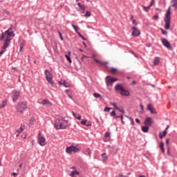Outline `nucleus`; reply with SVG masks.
Listing matches in <instances>:
<instances>
[{
    "instance_id": "36",
    "label": "nucleus",
    "mask_w": 177,
    "mask_h": 177,
    "mask_svg": "<svg viewBox=\"0 0 177 177\" xmlns=\"http://www.w3.org/2000/svg\"><path fill=\"white\" fill-rule=\"evenodd\" d=\"M77 6H79L80 9H81V10H85V6H82L81 3H78Z\"/></svg>"
},
{
    "instance_id": "46",
    "label": "nucleus",
    "mask_w": 177,
    "mask_h": 177,
    "mask_svg": "<svg viewBox=\"0 0 177 177\" xmlns=\"http://www.w3.org/2000/svg\"><path fill=\"white\" fill-rule=\"evenodd\" d=\"M160 31L163 35H167V31L164 30V29L160 28Z\"/></svg>"
},
{
    "instance_id": "59",
    "label": "nucleus",
    "mask_w": 177,
    "mask_h": 177,
    "mask_svg": "<svg viewBox=\"0 0 177 177\" xmlns=\"http://www.w3.org/2000/svg\"><path fill=\"white\" fill-rule=\"evenodd\" d=\"M91 123H86V127H91Z\"/></svg>"
},
{
    "instance_id": "48",
    "label": "nucleus",
    "mask_w": 177,
    "mask_h": 177,
    "mask_svg": "<svg viewBox=\"0 0 177 177\" xmlns=\"http://www.w3.org/2000/svg\"><path fill=\"white\" fill-rule=\"evenodd\" d=\"M110 110H111V108L105 107L104 111H107V113H109L110 112Z\"/></svg>"
},
{
    "instance_id": "14",
    "label": "nucleus",
    "mask_w": 177,
    "mask_h": 177,
    "mask_svg": "<svg viewBox=\"0 0 177 177\" xmlns=\"http://www.w3.org/2000/svg\"><path fill=\"white\" fill-rule=\"evenodd\" d=\"M110 136H111V133L106 131L104 134L105 139H104V142H109L110 140Z\"/></svg>"
},
{
    "instance_id": "31",
    "label": "nucleus",
    "mask_w": 177,
    "mask_h": 177,
    "mask_svg": "<svg viewBox=\"0 0 177 177\" xmlns=\"http://www.w3.org/2000/svg\"><path fill=\"white\" fill-rule=\"evenodd\" d=\"M165 135H167L166 130L163 131L162 133H160V134H159L160 138L162 139V138H164V136H165Z\"/></svg>"
},
{
    "instance_id": "53",
    "label": "nucleus",
    "mask_w": 177,
    "mask_h": 177,
    "mask_svg": "<svg viewBox=\"0 0 177 177\" xmlns=\"http://www.w3.org/2000/svg\"><path fill=\"white\" fill-rule=\"evenodd\" d=\"M136 122H137V124H140V120H139L138 118L136 119Z\"/></svg>"
},
{
    "instance_id": "64",
    "label": "nucleus",
    "mask_w": 177,
    "mask_h": 177,
    "mask_svg": "<svg viewBox=\"0 0 177 177\" xmlns=\"http://www.w3.org/2000/svg\"><path fill=\"white\" fill-rule=\"evenodd\" d=\"M71 169H75V167H71Z\"/></svg>"
},
{
    "instance_id": "20",
    "label": "nucleus",
    "mask_w": 177,
    "mask_h": 177,
    "mask_svg": "<svg viewBox=\"0 0 177 177\" xmlns=\"http://www.w3.org/2000/svg\"><path fill=\"white\" fill-rule=\"evenodd\" d=\"M25 128H26V125L21 124V127H19V129L18 130H17V132H18L19 133H21V132H23V131H24Z\"/></svg>"
},
{
    "instance_id": "34",
    "label": "nucleus",
    "mask_w": 177,
    "mask_h": 177,
    "mask_svg": "<svg viewBox=\"0 0 177 177\" xmlns=\"http://www.w3.org/2000/svg\"><path fill=\"white\" fill-rule=\"evenodd\" d=\"M41 104L44 106H45V104H50V102H49L48 100H44Z\"/></svg>"
},
{
    "instance_id": "60",
    "label": "nucleus",
    "mask_w": 177,
    "mask_h": 177,
    "mask_svg": "<svg viewBox=\"0 0 177 177\" xmlns=\"http://www.w3.org/2000/svg\"><path fill=\"white\" fill-rule=\"evenodd\" d=\"M131 84H132V85H135V84H136V82L133 81V82H131Z\"/></svg>"
},
{
    "instance_id": "51",
    "label": "nucleus",
    "mask_w": 177,
    "mask_h": 177,
    "mask_svg": "<svg viewBox=\"0 0 177 177\" xmlns=\"http://www.w3.org/2000/svg\"><path fill=\"white\" fill-rule=\"evenodd\" d=\"M59 35L60 37L61 41H63V37L62 36V32H59Z\"/></svg>"
},
{
    "instance_id": "47",
    "label": "nucleus",
    "mask_w": 177,
    "mask_h": 177,
    "mask_svg": "<svg viewBox=\"0 0 177 177\" xmlns=\"http://www.w3.org/2000/svg\"><path fill=\"white\" fill-rule=\"evenodd\" d=\"M111 117H115V111H112L110 113Z\"/></svg>"
},
{
    "instance_id": "10",
    "label": "nucleus",
    "mask_w": 177,
    "mask_h": 177,
    "mask_svg": "<svg viewBox=\"0 0 177 177\" xmlns=\"http://www.w3.org/2000/svg\"><path fill=\"white\" fill-rule=\"evenodd\" d=\"M161 42L163 45V46H165V48H167V49H172V47H171V44L167 39L165 38H162L161 39Z\"/></svg>"
},
{
    "instance_id": "18",
    "label": "nucleus",
    "mask_w": 177,
    "mask_h": 177,
    "mask_svg": "<svg viewBox=\"0 0 177 177\" xmlns=\"http://www.w3.org/2000/svg\"><path fill=\"white\" fill-rule=\"evenodd\" d=\"M84 154L86 156H88V158H91L92 155V151H91V149L87 148L86 150H84Z\"/></svg>"
},
{
    "instance_id": "23",
    "label": "nucleus",
    "mask_w": 177,
    "mask_h": 177,
    "mask_svg": "<svg viewBox=\"0 0 177 177\" xmlns=\"http://www.w3.org/2000/svg\"><path fill=\"white\" fill-rule=\"evenodd\" d=\"M74 175H80V172L77 171V170H73L71 172L70 176L74 177Z\"/></svg>"
},
{
    "instance_id": "55",
    "label": "nucleus",
    "mask_w": 177,
    "mask_h": 177,
    "mask_svg": "<svg viewBox=\"0 0 177 177\" xmlns=\"http://www.w3.org/2000/svg\"><path fill=\"white\" fill-rule=\"evenodd\" d=\"M120 118V115H115V116H114V118H115V120H117L118 118Z\"/></svg>"
},
{
    "instance_id": "8",
    "label": "nucleus",
    "mask_w": 177,
    "mask_h": 177,
    "mask_svg": "<svg viewBox=\"0 0 177 177\" xmlns=\"http://www.w3.org/2000/svg\"><path fill=\"white\" fill-rule=\"evenodd\" d=\"M115 81H117V78L106 76V84L107 86H113V82H115Z\"/></svg>"
},
{
    "instance_id": "24",
    "label": "nucleus",
    "mask_w": 177,
    "mask_h": 177,
    "mask_svg": "<svg viewBox=\"0 0 177 177\" xmlns=\"http://www.w3.org/2000/svg\"><path fill=\"white\" fill-rule=\"evenodd\" d=\"M142 132H144L145 133L149 132V127L147 126H142L141 128Z\"/></svg>"
},
{
    "instance_id": "42",
    "label": "nucleus",
    "mask_w": 177,
    "mask_h": 177,
    "mask_svg": "<svg viewBox=\"0 0 177 177\" xmlns=\"http://www.w3.org/2000/svg\"><path fill=\"white\" fill-rule=\"evenodd\" d=\"M79 37H80V38H82V39H83V41H86V39L85 37H84V36L82 35H81L80 32H77Z\"/></svg>"
},
{
    "instance_id": "21",
    "label": "nucleus",
    "mask_w": 177,
    "mask_h": 177,
    "mask_svg": "<svg viewBox=\"0 0 177 177\" xmlns=\"http://www.w3.org/2000/svg\"><path fill=\"white\" fill-rule=\"evenodd\" d=\"M101 157L102 158L103 162H106L107 161L108 156L106 153H102Z\"/></svg>"
},
{
    "instance_id": "63",
    "label": "nucleus",
    "mask_w": 177,
    "mask_h": 177,
    "mask_svg": "<svg viewBox=\"0 0 177 177\" xmlns=\"http://www.w3.org/2000/svg\"><path fill=\"white\" fill-rule=\"evenodd\" d=\"M121 118V120H124V117L122 116V115H120Z\"/></svg>"
},
{
    "instance_id": "5",
    "label": "nucleus",
    "mask_w": 177,
    "mask_h": 177,
    "mask_svg": "<svg viewBox=\"0 0 177 177\" xmlns=\"http://www.w3.org/2000/svg\"><path fill=\"white\" fill-rule=\"evenodd\" d=\"M44 74L46 75V80L50 84L51 88H53V77L52 75V73L49 72L48 70H45L44 71Z\"/></svg>"
},
{
    "instance_id": "45",
    "label": "nucleus",
    "mask_w": 177,
    "mask_h": 177,
    "mask_svg": "<svg viewBox=\"0 0 177 177\" xmlns=\"http://www.w3.org/2000/svg\"><path fill=\"white\" fill-rule=\"evenodd\" d=\"M111 104L112 106H113V107H115V109H116V110H117V109H118V106H117V103H115V102H111Z\"/></svg>"
},
{
    "instance_id": "50",
    "label": "nucleus",
    "mask_w": 177,
    "mask_h": 177,
    "mask_svg": "<svg viewBox=\"0 0 177 177\" xmlns=\"http://www.w3.org/2000/svg\"><path fill=\"white\" fill-rule=\"evenodd\" d=\"M132 24H133L134 26H136V24H138L136 23V20L133 19V21H132Z\"/></svg>"
},
{
    "instance_id": "32",
    "label": "nucleus",
    "mask_w": 177,
    "mask_h": 177,
    "mask_svg": "<svg viewBox=\"0 0 177 177\" xmlns=\"http://www.w3.org/2000/svg\"><path fill=\"white\" fill-rule=\"evenodd\" d=\"M93 96H94V97H95V99H99V98L102 97V95H100V94H99V93H94L93 94Z\"/></svg>"
},
{
    "instance_id": "13",
    "label": "nucleus",
    "mask_w": 177,
    "mask_h": 177,
    "mask_svg": "<svg viewBox=\"0 0 177 177\" xmlns=\"http://www.w3.org/2000/svg\"><path fill=\"white\" fill-rule=\"evenodd\" d=\"M147 109V110H149V111H150L151 114H157V112H156V109H154V107H153V106H151V104H148Z\"/></svg>"
},
{
    "instance_id": "58",
    "label": "nucleus",
    "mask_w": 177,
    "mask_h": 177,
    "mask_svg": "<svg viewBox=\"0 0 177 177\" xmlns=\"http://www.w3.org/2000/svg\"><path fill=\"white\" fill-rule=\"evenodd\" d=\"M140 107L142 111H143V105H142V104H140Z\"/></svg>"
},
{
    "instance_id": "4",
    "label": "nucleus",
    "mask_w": 177,
    "mask_h": 177,
    "mask_svg": "<svg viewBox=\"0 0 177 177\" xmlns=\"http://www.w3.org/2000/svg\"><path fill=\"white\" fill-rule=\"evenodd\" d=\"M58 122L61 125V129H66V128H68V127L71 125L68 123V120H65L64 118H59L58 119Z\"/></svg>"
},
{
    "instance_id": "29",
    "label": "nucleus",
    "mask_w": 177,
    "mask_h": 177,
    "mask_svg": "<svg viewBox=\"0 0 177 177\" xmlns=\"http://www.w3.org/2000/svg\"><path fill=\"white\" fill-rule=\"evenodd\" d=\"M160 150L162 151V153L165 152V149H164V142H161L160 143V146H159Z\"/></svg>"
},
{
    "instance_id": "25",
    "label": "nucleus",
    "mask_w": 177,
    "mask_h": 177,
    "mask_svg": "<svg viewBox=\"0 0 177 177\" xmlns=\"http://www.w3.org/2000/svg\"><path fill=\"white\" fill-rule=\"evenodd\" d=\"M171 6L172 8H174L176 10L177 9V0L171 1Z\"/></svg>"
},
{
    "instance_id": "6",
    "label": "nucleus",
    "mask_w": 177,
    "mask_h": 177,
    "mask_svg": "<svg viewBox=\"0 0 177 177\" xmlns=\"http://www.w3.org/2000/svg\"><path fill=\"white\" fill-rule=\"evenodd\" d=\"M66 151L68 154H71V153H79V151H80V148L74 145H71L66 147Z\"/></svg>"
},
{
    "instance_id": "33",
    "label": "nucleus",
    "mask_w": 177,
    "mask_h": 177,
    "mask_svg": "<svg viewBox=\"0 0 177 177\" xmlns=\"http://www.w3.org/2000/svg\"><path fill=\"white\" fill-rule=\"evenodd\" d=\"M71 26L73 27V28H74L75 32H77V34H78V30H80V28H78V26L74 25V24H72Z\"/></svg>"
},
{
    "instance_id": "37",
    "label": "nucleus",
    "mask_w": 177,
    "mask_h": 177,
    "mask_svg": "<svg viewBox=\"0 0 177 177\" xmlns=\"http://www.w3.org/2000/svg\"><path fill=\"white\" fill-rule=\"evenodd\" d=\"M127 118H129V120H130L131 124V125H135V122L133 121V119L132 118H131V117H128V116H127Z\"/></svg>"
},
{
    "instance_id": "62",
    "label": "nucleus",
    "mask_w": 177,
    "mask_h": 177,
    "mask_svg": "<svg viewBox=\"0 0 177 177\" xmlns=\"http://www.w3.org/2000/svg\"><path fill=\"white\" fill-rule=\"evenodd\" d=\"M147 46L148 48H150V46H151V44H147Z\"/></svg>"
},
{
    "instance_id": "54",
    "label": "nucleus",
    "mask_w": 177,
    "mask_h": 177,
    "mask_svg": "<svg viewBox=\"0 0 177 177\" xmlns=\"http://www.w3.org/2000/svg\"><path fill=\"white\" fill-rule=\"evenodd\" d=\"M12 176H15V177L17 176V173H15V172H13V173L12 174Z\"/></svg>"
},
{
    "instance_id": "30",
    "label": "nucleus",
    "mask_w": 177,
    "mask_h": 177,
    "mask_svg": "<svg viewBox=\"0 0 177 177\" xmlns=\"http://www.w3.org/2000/svg\"><path fill=\"white\" fill-rule=\"evenodd\" d=\"M152 6H153V3H151L149 6L146 7L143 6L142 8L145 12H149V9H150V8H151Z\"/></svg>"
},
{
    "instance_id": "44",
    "label": "nucleus",
    "mask_w": 177,
    "mask_h": 177,
    "mask_svg": "<svg viewBox=\"0 0 177 177\" xmlns=\"http://www.w3.org/2000/svg\"><path fill=\"white\" fill-rule=\"evenodd\" d=\"M116 110H118L120 113H122V114H124V113H125V111H124V109H122V108L118 107V109Z\"/></svg>"
},
{
    "instance_id": "35",
    "label": "nucleus",
    "mask_w": 177,
    "mask_h": 177,
    "mask_svg": "<svg viewBox=\"0 0 177 177\" xmlns=\"http://www.w3.org/2000/svg\"><path fill=\"white\" fill-rule=\"evenodd\" d=\"M66 59L69 62V63H73V61L71 60V57H70V55H65Z\"/></svg>"
},
{
    "instance_id": "27",
    "label": "nucleus",
    "mask_w": 177,
    "mask_h": 177,
    "mask_svg": "<svg viewBox=\"0 0 177 177\" xmlns=\"http://www.w3.org/2000/svg\"><path fill=\"white\" fill-rule=\"evenodd\" d=\"M158 63H160V57H156L155 58V59L153 60V64H154V66H157V64H158Z\"/></svg>"
},
{
    "instance_id": "22",
    "label": "nucleus",
    "mask_w": 177,
    "mask_h": 177,
    "mask_svg": "<svg viewBox=\"0 0 177 177\" xmlns=\"http://www.w3.org/2000/svg\"><path fill=\"white\" fill-rule=\"evenodd\" d=\"M8 104V100H3L1 102V104L0 106V109H3Z\"/></svg>"
},
{
    "instance_id": "40",
    "label": "nucleus",
    "mask_w": 177,
    "mask_h": 177,
    "mask_svg": "<svg viewBox=\"0 0 177 177\" xmlns=\"http://www.w3.org/2000/svg\"><path fill=\"white\" fill-rule=\"evenodd\" d=\"M117 69L115 68H111V72L112 74H115Z\"/></svg>"
},
{
    "instance_id": "28",
    "label": "nucleus",
    "mask_w": 177,
    "mask_h": 177,
    "mask_svg": "<svg viewBox=\"0 0 177 177\" xmlns=\"http://www.w3.org/2000/svg\"><path fill=\"white\" fill-rule=\"evenodd\" d=\"M8 48V47H5V46H3L1 48V50L0 51V56L1 55H3V53H5V52H6V49Z\"/></svg>"
},
{
    "instance_id": "17",
    "label": "nucleus",
    "mask_w": 177,
    "mask_h": 177,
    "mask_svg": "<svg viewBox=\"0 0 177 177\" xmlns=\"http://www.w3.org/2000/svg\"><path fill=\"white\" fill-rule=\"evenodd\" d=\"M54 128H55V129H62V126L60 125V123L59 122V119H57L55 120V124H54Z\"/></svg>"
},
{
    "instance_id": "41",
    "label": "nucleus",
    "mask_w": 177,
    "mask_h": 177,
    "mask_svg": "<svg viewBox=\"0 0 177 177\" xmlns=\"http://www.w3.org/2000/svg\"><path fill=\"white\" fill-rule=\"evenodd\" d=\"M153 20H154V21L158 20V14H156V15H155L153 17Z\"/></svg>"
},
{
    "instance_id": "9",
    "label": "nucleus",
    "mask_w": 177,
    "mask_h": 177,
    "mask_svg": "<svg viewBox=\"0 0 177 177\" xmlns=\"http://www.w3.org/2000/svg\"><path fill=\"white\" fill-rule=\"evenodd\" d=\"M46 140L45 138H44L42 136H41V133H39L38 136V143L40 145V146L44 147L46 145Z\"/></svg>"
},
{
    "instance_id": "38",
    "label": "nucleus",
    "mask_w": 177,
    "mask_h": 177,
    "mask_svg": "<svg viewBox=\"0 0 177 177\" xmlns=\"http://www.w3.org/2000/svg\"><path fill=\"white\" fill-rule=\"evenodd\" d=\"M65 92L67 93L68 97H69V99H71V100H74L73 97L70 94H68V92H69L68 90H65Z\"/></svg>"
},
{
    "instance_id": "7",
    "label": "nucleus",
    "mask_w": 177,
    "mask_h": 177,
    "mask_svg": "<svg viewBox=\"0 0 177 177\" xmlns=\"http://www.w3.org/2000/svg\"><path fill=\"white\" fill-rule=\"evenodd\" d=\"M11 97L14 103L17 102V100L20 97V91H18L17 90L12 91Z\"/></svg>"
},
{
    "instance_id": "2",
    "label": "nucleus",
    "mask_w": 177,
    "mask_h": 177,
    "mask_svg": "<svg viewBox=\"0 0 177 177\" xmlns=\"http://www.w3.org/2000/svg\"><path fill=\"white\" fill-rule=\"evenodd\" d=\"M164 21L165 23L164 28L165 30H169L171 26V7H169L164 18Z\"/></svg>"
},
{
    "instance_id": "19",
    "label": "nucleus",
    "mask_w": 177,
    "mask_h": 177,
    "mask_svg": "<svg viewBox=\"0 0 177 177\" xmlns=\"http://www.w3.org/2000/svg\"><path fill=\"white\" fill-rule=\"evenodd\" d=\"M93 59L94 61H95L96 63H98L100 66H106V64H107V62H102L99 61V59H97L96 58H95V57H93Z\"/></svg>"
},
{
    "instance_id": "61",
    "label": "nucleus",
    "mask_w": 177,
    "mask_h": 177,
    "mask_svg": "<svg viewBox=\"0 0 177 177\" xmlns=\"http://www.w3.org/2000/svg\"><path fill=\"white\" fill-rule=\"evenodd\" d=\"M168 128H169V125H167L166 129H165V131H166V132H167V130L168 129Z\"/></svg>"
},
{
    "instance_id": "52",
    "label": "nucleus",
    "mask_w": 177,
    "mask_h": 177,
    "mask_svg": "<svg viewBox=\"0 0 177 177\" xmlns=\"http://www.w3.org/2000/svg\"><path fill=\"white\" fill-rule=\"evenodd\" d=\"M23 50V44L20 45L19 52H21Z\"/></svg>"
},
{
    "instance_id": "12",
    "label": "nucleus",
    "mask_w": 177,
    "mask_h": 177,
    "mask_svg": "<svg viewBox=\"0 0 177 177\" xmlns=\"http://www.w3.org/2000/svg\"><path fill=\"white\" fill-rule=\"evenodd\" d=\"M144 123L145 125H148V127H151L153 124V119L150 117H148L145 120Z\"/></svg>"
},
{
    "instance_id": "43",
    "label": "nucleus",
    "mask_w": 177,
    "mask_h": 177,
    "mask_svg": "<svg viewBox=\"0 0 177 177\" xmlns=\"http://www.w3.org/2000/svg\"><path fill=\"white\" fill-rule=\"evenodd\" d=\"M84 16L85 17H91V12H89L88 11H86Z\"/></svg>"
},
{
    "instance_id": "56",
    "label": "nucleus",
    "mask_w": 177,
    "mask_h": 177,
    "mask_svg": "<svg viewBox=\"0 0 177 177\" xmlns=\"http://www.w3.org/2000/svg\"><path fill=\"white\" fill-rule=\"evenodd\" d=\"M15 133H16V137L19 138V136L20 135V133H18V132L16 131Z\"/></svg>"
},
{
    "instance_id": "11",
    "label": "nucleus",
    "mask_w": 177,
    "mask_h": 177,
    "mask_svg": "<svg viewBox=\"0 0 177 177\" xmlns=\"http://www.w3.org/2000/svg\"><path fill=\"white\" fill-rule=\"evenodd\" d=\"M132 36L133 37H139L140 35V30H139L136 27L133 26L132 27Z\"/></svg>"
},
{
    "instance_id": "1",
    "label": "nucleus",
    "mask_w": 177,
    "mask_h": 177,
    "mask_svg": "<svg viewBox=\"0 0 177 177\" xmlns=\"http://www.w3.org/2000/svg\"><path fill=\"white\" fill-rule=\"evenodd\" d=\"M12 28H10L8 30H6L4 32L2 33L0 40H4L3 46L4 48H8L10 45V41L15 37V32L10 31ZM6 38V39H5Z\"/></svg>"
},
{
    "instance_id": "16",
    "label": "nucleus",
    "mask_w": 177,
    "mask_h": 177,
    "mask_svg": "<svg viewBox=\"0 0 177 177\" xmlns=\"http://www.w3.org/2000/svg\"><path fill=\"white\" fill-rule=\"evenodd\" d=\"M123 88H124L122 87V86L120 84H118L115 86V91H116V92H118L119 91H120V92H122Z\"/></svg>"
},
{
    "instance_id": "39",
    "label": "nucleus",
    "mask_w": 177,
    "mask_h": 177,
    "mask_svg": "<svg viewBox=\"0 0 177 177\" xmlns=\"http://www.w3.org/2000/svg\"><path fill=\"white\" fill-rule=\"evenodd\" d=\"M86 122H88V120H82L80 122V124H82V125H86Z\"/></svg>"
},
{
    "instance_id": "49",
    "label": "nucleus",
    "mask_w": 177,
    "mask_h": 177,
    "mask_svg": "<svg viewBox=\"0 0 177 177\" xmlns=\"http://www.w3.org/2000/svg\"><path fill=\"white\" fill-rule=\"evenodd\" d=\"M88 56L82 55V57H81V60H84V59H87Z\"/></svg>"
},
{
    "instance_id": "57",
    "label": "nucleus",
    "mask_w": 177,
    "mask_h": 177,
    "mask_svg": "<svg viewBox=\"0 0 177 177\" xmlns=\"http://www.w3.org/2000/svg\"><path fill=\"white\" fill-rule=\"evenodd\" d=\"M64 86L65 88H68V85H67L65 82H64Z\"/></svg>"
},
{
    "instance_id": "3",
    "label": "nucleus",
    "mask_w": 177,
    "mask_h": 177,
    "mask_svg": "<svg viewBox=\"0 0 177 177\" xmlns=\"http://www.w3.org/2000/svg\"><path fill=\"white\" fill-rule=\"evenodd\" d=\"M17 113H20L23 114L26 110H27V102L26 101H21L19 102L16 108Z\"/></svg>"
},
{
    "instance_id": "26",
    "label": "nucleus",
    "mask_w": 177,
    "mask_h": 177,
    "mask_svg": "<svg viewBox=\"0 0 177 177\" xmlns=\"http://www.w3.org/2000/svg\"><path fill=\"white\" fill-rule=\"evenodd\" d=\"M72 114H73V117H75V118H77V120H81V115H80L78 113H75L74 112H72Z\"/></svg>"
},
{
    "instance_id": "15",
    "label": "nucleus",
    "mask_w": 177,
    "mask_h": 177,
    "mask_svg": "<svg viewBox=\"0 0 177 177\" xmlns=\"http://www.w3.org/2000/svg\"><path fill=\"white\" fill-rule=\"evenodd\" d=\"M120 95L122 96H129L131 95V93L128 90H125V88H123L122 91L120 92Z\"/></svg>"
}]
</instances>
